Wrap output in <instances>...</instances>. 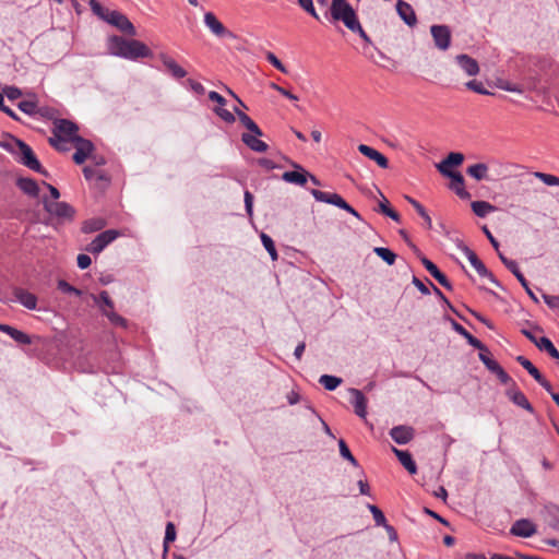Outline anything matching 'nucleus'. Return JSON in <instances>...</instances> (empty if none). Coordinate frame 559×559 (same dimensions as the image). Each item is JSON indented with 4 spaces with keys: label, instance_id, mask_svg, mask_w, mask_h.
Listing matches in <instances>:
<instances>
[{
    "label": "nucleus",
    "instance_id": "obj_1",
    "mask_svg": "<svg viewBox=\"0 0 559 559\" xmlns=\"http://www.w3.org/2000/svg\"><path fill=\"white\" fill-rule=\"evenodd\" d=\"M354 48L378 66L391 68L394 62L391 58V49L384 43L383 37H356Z\"/></svg>",
    "mask_w": 559,
    "mask_h": 559
},
{
    "label": "nucleus",
    "instance_id": "obj_2",
    "mask_svg": "<svg viewBox=\"0 0 559 559\" xmlns=\"http://www.w3.org/2000/svg\"><path fill=\"white\" fill-rule=\"evenodd\" d=\"M91 11L98 20L108 24L122 35H136V28L130 19L118 10L104 7L97 0H88Z\"/></svg>",
    "mask_w": 559,
    "mask_h": 559
},
{
    "label": "nucleus",
    "instance_id": "obj_3",
    "mask_svg": "<svg viewBox=\"0 0 559 559\" xmlns=\"http://www.w3.org/2000/svg\"><path fill=\"white\" fill-rule=\"evenodd\" d=\"M107 48L114 56L136 60L151 56V49L133 37H108Z\"/></svg>",
    "mask_w": 559,
    "mask_h": 559
},
{
    "label": "nucleus",
    "instance_id": "obj_4",
    "mask_svg": "<svg viewBox=\"0 0 559 559\" xmlns=\"http://www.w3.org/2000/svg\"><path fill=\"white\" fill-rule=\"evenodd\" d=\"M331 14L334 20L342 21L349 31L366 35L357 20L355 11L346 0H332Z\"/></svg>",
    "mask_w": 559,
    "mask_h": 559
},
{
    "label": "nucleus",
    "instance_id": "obj_5",
    "mask_svg": "<svg viewBox=\"0 0 559 559\" xmlns=\"http://www.w3.org/2000/svg\"><path fill=\"white\" fill-rule=\"evenodd\" d=\"M78 138V127L69 120L59 119L53 123V138H50L49 142L57 150H66L64 144Z\"/></svg>",
    "mask_w": 559,
    "mask_h": 559
},
{
    "label": "nucleus",
    "instance_id": "obj_6",
    "mask_svg": "<svg viewBox=\"0 0 559 559\" xmlns=\"http://www.w3.org/2000/svg\"><path fill=\"white\" fill-rule=\"evenodd\" d=\"M12 143L14 145L12 150L17 155L19 163L26 166L31 170L37 171L44 176H48L47 171L41 167L39 160L35 156L29 145L15 138H12Z\"/></svg>",
    "mask_w": 559,
    "mask_h": 559
},
{
    "label": "nucleus",
    "instance_id": "obj_7",
    "mask_svg": "<svg viewBox=\"0 0 559 559\" xmlns=\"http://www.w3.org/2000/svg\"><path fill=\"white\" fill-rule=\"evenodd\" d=\"M93 301L98 306L102 313L108 318L111 324L126 328L127 320L115 312L114 301L106 290L100 292L98 296L92 295Z\"/></svg>",
    "mask_w": 559,
    "mask_h": 559
},
{
    "label": "nucleus",
    "instance_id": "obj_8",
    "mask_svg": "<svg viewBox=\"0 0 559 559\" xmlns=\"http://www.w3.org/2000/svg\"><path fill=\"white\" fill-rule=\"evenodd\" d=\"M120 236L116 229H107L100 233L86 248L93 254L100 253L108 245L115 241Z\"/></svg>",
    "mask_w": 559,
    "mask_h": 559
},
{
    "label": "nucleus",
    "instance_id": "obj_9",
    "mask_svg": "<svg viewBox=\"0 0 559 559\" xmlns=\"http://www.w3.org/2000/svg\"><path fill=\"white\" fill-rule=\"evenodd\" d=\"M45 210L61 219H71L74 215V209L66 203L59 201H49L47 199L43 200Z\"/></svg>",
    "mask_w": 559,
    "mask_h": 559
},
{
    "label": "nucleus",
    "instance_id": "obj_10",
    "mask_svg": "<svg viewBox=\"0 0 559 559\" xmlns=\"http://www.w3.org/2000/svg\"><path fill=\"white\" fill-rule=\"evenodd\" d=\"M459 249L466 255L472 266L476 270L479 276L481 277H488L491 282H495V278L492 274L487 270L485 264L478 259L476 253L471 250L464 243H460Z\"/></svg>",
    "mask_w": 559,
    "mask_h": 559
},
{
    "label": "nucleus",
    "instance_id": "obj_11",
    "mask_svg": "<svg viewBox=\"0 0 559 559\" xmlns=\"http://www.w3.org/2000/svg\"><path fill=\"white\" fill-rule=\"evenodd\" d=\"M209 98L210 100L218 104V106L215 107L213 110L222 120H224L227 123L235 122L236 117L231 111L224 108V106L226 105V99L221 94L211 91L209 93Z\"/></svg>",
    "mask_w": 559,
    "mask_h": 559
},
{
    "label": "nucleus",
    "instance_id": "obj_12",
    "mask_svg": "<svg viewBox=\"0 0 559 559\" xmlns=\"http://www.w3.org/2000/svg\"><path fill=\"white\" fill-rule=\"evenodd\" d=\"M464 160L462 153L452 152L443 160L436 165L438 171L443 176H450L454 171L451 167L460 166Z\"/></svg>",
    "mask_w": 559,
    "mask_h": 559
},
{
    "label": "nucleus",
    "instance_id": "obj_13",
    "mask_svg": "<svg viewBox=\"0 0 559 559\" xmlns=\"http://www.w3.org/2000/svg\"><path fill=\"white\" fill-rule=\"evenodd\" d=\"M75 146V153L73 154V160L81 165L83 164L91 155L94 146L93 143L88 140L78 138L75 141H73Z\"/></svg>",
    "mask_w": 559,
    "mask_h": 559
},
{
    "label": "nucleus",
    "instance_id": "obj_14",
    "mask_svg": "<svg viewBox=\"0 0 559 559\" xmlns=\"http://www.w3.org/2000/svg\"><path fill=\"white\" fill-rule=\"evenodd\" d=\"M293 166L296 168V170L285 171L282 175V179L285 182L304 187L308 181V176H310V173H308L302 166L296 163H294Z\"/></svg>",
    "mask_w": 559,
    "mask_h": 559
},
{
    "label": "nucleus",
    "instance_id": "obj_15",
    "mask_svg": "<svg viewBox=\"0 0 559 559\" xmlns=\"http://www.w3.org/2000/svg\"><path fill=\"white\" fill-rule=\"evenodd\" d=\"M455 62L460 69L468 76H475L479 73L478 62L465 53L457 55L455 57Z\"/></svg>",
    "mask_w": 559,
    "mask_h": 559
},
{
    "label": "nucleus",
    "instance_id": "obj_16",
    "mask_svg": "<svg viewBox=\"0 0 559 559\" xmlns=\"http://www.w3.org/2000/svg\"><path fill=\"white\" fill-rule=\"evenodd\" d=\"M349 394L352 395V404L354 406L355 414L360 418H366L367 416V399L362 394V392L358 389H349Z\"/></svg>",
    "mask_w": 559,
    "mask_h": 559
},
{
    "label": "nucleus",
    "instance_id": "obj_17",
    "mask_svg": "<svg viewBox=\"0 0 559 559\" xmlns=\"http://www.w3.org/2000/svg\"><path fill=\"white\" fill-rule=\"evenodd\" d=\"M390 436L396 443L406 444L413 440L415 430L409 426H395L390 430Z\"/></svg>",
    "mask_w": 559,
    "mask_h": 559
},
{
    "label": "nucleus",
    "instance_id": "obj_18",
    "mask_svg": "<svg viewBox=\"0 0 559 559\" xmlns=\"http://www.w3.org/2000/svg\"><path fill=\"white\" fill-rule=\"evenodd\" d=\"M507 396L509 397V400L514 403L515 405H518L519 407H522L524 408L525 411L530 412V413H534V407L532 406V404L528 402V400L526 399V396L524 395L523 392H521L516 386L515 384L513 383V386L508 389L507 392H506Z\"/></svg>",
    "mask_w": 559,
    "mask_h": 559
},
{
    "label": "nucleus",
    "instance_id": "obj_19",
    "mask_svg": "<svg viewBox=\"0 0 559 559\" xmlns=\"http://www.w3.org/2000/svg\"><path fill=\"white\" fill-rule=\"evenodd\" d=\"M421 263L425 266V269L429 272V274L433 278H436L440 285H442L444 288L449 290L452 289V284L450 283V281L432 261L424 257L421 258Z\"/></svg>",
    "mask_w": 559,
    "mask_h": 559
},
{
    "label": "nucleus",
    "instance_id": "obj_20",
    "mask_svg": "<svg viewBox=\"0 0 559 559\" xmlns=\"http://www.w3.org/2000/svg\"><path fill=\"white\" fill-rule=\"evenodd\" d=\"M511 533L515 536L531 537L536 533V525L526 519L518 520L512 525Z\"/></svg>",
    "mask_w": 559,
    "mask_h": 559
},
{
    "label": "nucleus",
    "instance_id": "obj_21",
    "mask_svg": "<svg viewBox=\"0 0 559 559\" xmlns=\"http://www.w3.org/2000/svg\"><path fill=\"white\" fill-rule=\"evenodd\" d=\"M358 151L369 159L374 160L381 168H388V158L373 147L366 144H360L358 146Z\"/></svg>",
    "mask_w": 559,
    "mask_h": 559
},
{
    "label": "nucleus",
    "instance_id": "obj_22",
    "mask_svg": "<svg viewBox=\"0 0 559 559\" xmlns=\"http://www.w3.org/2000/svg\"><path fill=\"white\" fill-rule=\"evenodd\" d=\"M311 194L317 201L332 204L337 207H341L342 203L345 201L337 193L324 192V191L317 190V189H312Z\"/></svg>",
    "mask_w": 559,
    "mask_h": 559
},
{
    "label": "nucleus",
    "instance_id": "obj_23",
    "mask_svg": "<svg viewBox=\"0 0 559 559\" xmlns=\"http://www.w3.org/2000/svg\"><path fill=\"white\" fill-rule=\"evenodd\" d=\"M544 521L554 530L559 531V507L555 504H547L543 511Z\"/></svg>",
    "mask_w": 559,
    "mask_h": 559
},
{
    "label": "nucleus",
    "instance_id": "obj_24",
    "mask_svg": "<svg viewBox=\"0 0 559 559\" xmlns=\"http://www.w3.org/2000/svg\"><path fill=\"white\" fill-rule=\"evenodd\" d=\"M392 451L409 474L414 475L417 473V465L408 451L399 450L395 447H392Z\"/></svg>",
    "mask_w": 559,
    "mask_h": 559
},
{
    "label": "nucleus",
    "instance_id": "obj_25",
    "mask_svg": "<svg viewBox=\"0 0 559 559\" xmlns=\"http://www.w3.org/2000/svg\"><path fill=\"white\" fill-rule=\"evenodd\" d=\"M260 135H255L254 133H242L241 140L242 142L252 151L258 153H263L267 151V144L259 139Z\"/></svg>",
    "mask_w": 559,
    "mask_h": 559
},
{
    "label": "nucleus",
    "instance_id": "obj_26",
    "mask_svg": "<svg viewBox=\"0 0 559 559\" xmlns=\"http://www.w3.org/2000/svg\"><path fill=\"white\" fill-rule=\"evenodd\" d=\"M396 11L400 17L409 26L416 23V15L412 5L403 0L396 2Z\"/></svg>",
    "mask_w": 559,
    "mask_h": 559
},
{
    "label": "nucleus",
    "instance_id": "obj_27",
    "mask_svg": "<svg viewBox=\"0 0 559 559\" xmlns=\"http://www.w3.org/2000/svg\"><path fill=\"white\" fill-rule=\"evenodd\" d=\"M14 295H15V298L17 299V301L21 305H23L25 308H27L29 310L36 309L37 298L34 294H32L25 289H22V288H16L14 290Z\"/></svg>",
    "mask_w": 559,
    "mask_h": 559
},
{
    "label": "nucleus",
    "instance_id": "obj_28",
    "mask_svg": "<svg viewBox=\"0 0 559 559\" xmlns=\"http://www.w3.org/2000/svg\"><path fill=\"white\" fill-rule=\"evenodd\" d=\"M0 331L10 335L15 342L20 344L28 345L32 343L31 337L26 333L8 324H0Z\"/></svg>",
    "mask_w": 559,
    "mask_h": 559
},
{
    "label": "nucleus",
    "instance_id": "obj_29",
    "mask_svg": "<svg viewBox=\"0 0 559 559\" xmlns=\"http://www.w3.org/2000/svg\"><path fill=\"white\" fill-rule=\"evenodd\" d=\"M17 107L28 116H45L44 108H39L38 102L35 98L22 100L17 104Z\"/></svg>",
    "mask_w": 559,
    "mask_h": 559
},
{
    "label": "nucleus",
    "instance_id": "obj_30",
    "mask_svg": "<svg viewBox=\"0 0 559 559\" xmlns=\"http://www.w3.org/2000/svg\"><path fill=\"white\" fill-rule=\"evenodd\" d=\"M451 179L450 188L462 199L469 197L468 192L465 190L464 178L460 173H453L450 176H447Z\"/></svg>",
    "mask_w": 559,
    "mask_h": 559
},
{
    "label": "nucleus",
    "instance_id": "obj_31",
    "mask_svg": "<svg viewBox=\"0 0 559 559\" xmlns=\"http://www.w3.org/2000/svg\"><path fill=\"white\" fill-rule=\"evenodd\" d=\"M234 112L249 132L254 133L255 135H263L262 130L247 114L239 110L237 107L234 108Z\"/></svg>",
    "mask_w": 559,
    "mask_h": 559
},
{
    "label": "nucleus",
    "instance_id": "obj_32",
    "mask_svg": "<svg viewBox=\"0 0 559 559\" xmlns=\"http://www.w3.org/2000/svg\"><path fill=\"white\" fill-rule=\"evenodd\" d=\"M466 173L477 181L488 179V166L484 163H477L468 166Z\"/></svg>",
    "mask_w": 559,
    "mask_h": 559
},
{
    "label": "nucleus",
    "instance_id": "obj_33",
    "mask_svg": "<svg viewBox=\"0 0 559 559\" xmlns=\"http://www.w3.org/2000/svg\"><path fill=\"white\" fill-rule=\"evenodd\" d=\"M162 61L174 78L182 79L186 76L187 72L173 58L162 55Z\"/></svg>",
    "mask_w": 559,
    "mask_h": 559
},
{
    "label": "nucleus",
    "instance_id": "obj_34",
    "mask_svg": "<svg viewBox=\"0 0 559 559\" xmlns=\"http://www.w3.org/2000/svg\"><path fill=\"white\" fill-rule=\"evenodd\" d=\"M17 187L26 194L31 197H37L39 192L38 185L31 178H20L17 180Z\"/></svg>",
    "mask_w": 559,
    "mask_h": 559
},
{
    "label": "nucleus",
    "instance_id": "obj_35",
    "mask_svg": "<svg viewBox=\"0 0 559 559\" xmlns=\"http://www.w3.org/2000/svg\"><path fill=\"white\" fill-rule=\"evenodd\" d=\"M453 329L459 333L461 334L462 336H464L468 344L472 345L473 347L479 349V350H483L485 349V345L478 340L476 338L475 336H473L464 326H462L461 324L456 323V322H453Z\"/></svg>",
    "mask_w": 559,
    "mask_h": 559
},
{
    "label": "nucleus",
    "instance_id": "obj_36",
    "mask_svg": "<svg viewBox=\"0 0 559 559\" xmlns=\"http://www.w3.org/2000/svg\"><path fill=\"white\" fill-rule=\"evenodd\" d=\"M204 23L210 28V31L216 35H222L225 33L224 25L217 20V17L212 12L205 13Z\"/></svg>",
    "mask_w": 559,
    "mask_h": 559
},
{
    "label": "nucleus",
    "instance_id": "obj_37",
    "mask_svg": "<svg viewBox=\"0 0 559 559\" xmlns=\"http://www.w3.org/2000/svg\"><path fill=\"white\" fill-rule=\"evenodd\" d=\"M472 210L475 215L485 217L489 213L495 211V206L486 201H474L472 202Z\"/></svg>",
    "mask_w": 559,
    "mask_h": 559
},
{
    "label": "nucleus",
    "instance_id": "obj_38",
    "mask_svg": "<svg viewBox=\"0 0 559 559\" xmlns=\"http://www.w3.org/2000/svg\"><path fill=\"white\" fill-rule=\"evenodd\" d=\"M106 226V221L103 218H91L83 223L82 231L85 234L98 231Z\"/></svg>",
    "mask_w": 559,
    "mask_h": 559
},
{
    "label": "nucleus",
    "instance_id": "obj_39",
    "mask_svg": "<svg viewBox=\"0 0 559 559\" xmlns=\"http://www.w3.org/2000/svg\"><path fill=\"white\" fill-rule=\"evenodd\" d=\"M516 361L536 380L540 381L542 373L539 370L524 356H518Z\"/></svg>",
    "mask_w": 559,
    "mask_h": 559
},
{
    "label": "nucleus",
    "instance_id": "obj_40",
    "mask_svg": "<svg viewBox=\"0 0 559 559\" xmlns=\"http://www.w3.org/2000/svg\"><path fill=\"white\" fill-rule=\"evenodd\" d=\"M538 343L537 344V347L540 349V350H545L549 354V356H551L552 358L555 359H559V352L558 349L554 346V344L551 343V341L546 337V336H542L539 337L538 340Z\"/></svg>",
    "mask_w": 559,
    "mask_h": 559
},
{
    "label": "nucleus",
    "instance_id": "obj_41",
    "mask_svg": "<svg viewBox=\"0 0 559 559\" xmlns=\"http://www.w3.org/2000/svg\"><path fill=\"white\" fill-rule=\"evenodd\" d=\"M319 383L323 385L325 390L333 391L342 383V379L335 376L322 374L319 378Z\"/></svg>",
    "mask_w": 559,
    "mask_h": 559
},
{
    "label": "nucleus",
    "instance_id": "obj_42",
    "mask_svg": "<svg viewBox=\"0 0 559 559\" xmlns=\"http://www.w3.org/2000/svg\"><path fill=\"white\" fill-rule=\"evenodd\" d=\"M406 199L414 206L417 214H419L424 218L427 228L430 229L432 227V222H431L429 214L425 210V207L418 201H416L415 199H413L411 197H406Z\"/></svg>",
    "mask_w": 559,
    "mask_h": 559
},
{
    "label": "nucleus",
    "instance_id": "obj_43",
    "mask_svg": "<svg viewBox=\"0 0 559 559\" xmlns=\"http://www.w3.org/2000/svg\"><path fill=\"white\" fill-rule=\"evenodd\" d=\"M373 252L379 257L381 258L383 261H385L389 265H392L394 264L395 260H396V254L391 251L390 249L388 248H384V247H376L373 249Z\"/></svg>",
    "mask_w": 559,
    "mask_h": 559
},
{
    "label": "nucleus",
    "instance_id": "obj_44",
    "mask_svg": "<svg viewBox=\"0 0 559 559\" xmlns=\"http://www.w3.org/2000/svg\"><path fill=\"white\" fill-rule=\"evenodd\" d=\"M260 238H261L263 247L269 252L271 259L273 261L277 260L278 255H277V251H276V248H275V245H274V241L272 240V238L264 233L261 234Z\"/></svg>",
    "mask_w": 559,
    "mask_h": 559
},
{
    "label": "nucleus",
    "instance_id": "obj_45",
    "mask_svg": "<svg viewBox=\"0 0 559 559\" xmlns=\"http://www.w3.org/2000/svg\"><path fill=\"white\" fill-rule=\"evenodd\" d=\"M83 174L87 180H107L105 173L96 167L86 166Z\"/></svg>",
    "mask_w": 559,
    "mask_h": 559
},
{
    "label": "nucleus",
    "instance_id": "obj_46",
    "mask_svg": "<svg viewBox=\"0 0 559 559\" xmlns=\"http://www.w3.org/2000/svg\"><path fill=\"white\" fill-rule=\"evenodd\" d=\"M340 454L343 459L347 460L353 466L358 467V462L352 454L346 442L343 439L338 440Z\"/></svg>",
    "mask_w": 559,
    "mask_h": 559
},
{
    "label": "nucleus",
    "instance_id": "obj_47",
    "mask_svg": "<svg viewBox=\"0 0 559 559\" xmlns=\"http://www.w3.org/2000/svg\"><path fill=\"white\" fill-rule=\"evenodd\" d=\"M479 359L480 361L486 366V368L489 370V371H493L496 369H498V367L500 366L495 359H492L489 354H488V350L487 348L485 347V349L480 350L479 353Z\"/></svg>",
    "mask_w": 559,
    "mask_h": 559
},
{
    "label": "nucleus",
    "instance_id": "obj_48",
    "mask_svg": "<svg viewBox=\"0 0 559 559\" xmlns=\"http://www.w3.org/2000/svg\"><path fill=\"white\" fill-rule=\"evenodd\" d=\"M368 509L370 510V512L372 513V516H373V520H374V523L376 525L378 526H384L386 525V519L383 514V512L374 504H369L368 506Z\"/></svg>",
    "mask_w": 559,
    "mask_h": 559
},
{
    "label": "nucleus",
    "instance_id": "obj_49",
    "mask_svg": "<svg viewBox=\"0 0 559 559\" xmlns=\"http://www.w3.org/2000/svg\"><path fill=\"white\" fill-rule=\"evenodd\" d=\"M512 273L515 275L518 281L521 283V285L525 288L527 295L534 300L537 301V297L533 293V290L528 286V282L524 277L523 273L520 271L519 266L515 269V271H512Z\"/></svg>",
    "mask_w": 559,
    "mask_h": 559
},
{
    "label": "nucleus",
    "instance_id": "obj_50",
    "mask_svg": "<svg viewBox=\"0 0 559 559\" xmlns=\"http://www.w3.org/2000/svg\"><path fill=\"white\" fill-rule=\"evenodd\" d=\"M534 176L547 186H559V177L555 175L536 171Z\"/></svg>",
    "mask_w": 559,
    "mask_h": 559
},
{
    "label": "nucleus",
    "instance_id": "obj_51",
    "mask_svg": "<svg viewBox=\"0 0 559 559\" xmlns=\"http://www.w3.org/2000/svg\"><path fill=\"white\" fill-rule=\"evenodd\" d=\"M58 289L66 294H73L75 296H81L82 292L74 286L70 285L67 281L60 280L58 281Z\"/></svg>",
    "mask_w": 559,
    "mask_h": 559
},
{
    "label": "nucleus",
    "instance_id": "obj_52",
    "mask_svg": "<svg viewBox=\"0 0 559 559\" xmlns=\"http://www.w3.org/2000/svg\"><path fill=\"white\" fill-rule=\"evenodd\" d=\"M466 87L475 93L481 94V95H488L490 94L485 87L481 82H478L476 80L468 81L466 83Z\"/></svg>",
    "mask_w": 559,
    "mask_h": 559
},
{
    "label": "nucleus",
    "instance_id": "obj_53",
    "mask_svg": "<svg viewBox=\"0 0 559 559\" xmlns=\"http://www.w3.org/2000/svg\"><path fill=\"white\" fill-rule=\"evenodd\" d=\"M380 211L391 217L392 219H394L395 222H400V215L396 211L392 210L388 204H386V200L384 202H381L380 205Z\"/></svg>",
    "mask_w": 559,
    "mask_h": 559
},
{
    "label": "nucleus",
    "instance_id": "obj_54",
    "mask_svg": "<svg viewBox=\"0 0 559 559\" xmlns=\"http://www.w3.org/2000/svg\"><path fill=\"white\" fill-rule=\"evenodd\" d=\"M266 59L267 61L274 66L277 70H280L283 73H286L287 70L284 67V64L280 61V59L273 53V52H266Z\"/></svg>",
    "mask_w": 559,
    "mask_h": 559
},
{
    "label": "nucleus",
    "instance_id": "obj_55",
    "mask_svg": "<svg viewBox=\"0 0 559 559\" xmlns=\"http://www.w3.org/2000/svg\"><path fill=\"white\" fill-rule=\"evenodd\" d=\"M175 539H176V527H175L174 523L168 522L166 525V530H165L164 543L168 544V543L174 542Z\"/></svg>",
    "mask_w": 559,
    "mask_h": 559
},
{
    "label": "nucleus",
    "instance_id": "obj_56",
    "mask_svg": "<svg viewBox=\"0 0 559 559\" xmlns=\"http://www.w3.org/2000/svg\"><path fill=\"white\" fill-rule=\"evenodd\" d=\"M245 207L247 214L252 217L253 215V195L250 191H245Z\"/></svg>",
    "mask_w": 559,
    "mask_h": 559
},
{
    "label": "nucleus",
    "instance_id": "obj_57",
    "mask_svg": "<svg viewBox=\"0 0 559 559\" xmlns=\"http://www.w3.org/2000/svg\"><path fill=\"white\" fill-rule=\"evenodd\" d=\"M492 373H495L503 384H508L510 382L514 383L511 377L503 370L501 366H499L498 369L493 370Z\"/></svg>",
    "mask_w": 559,
    "mask_h": 559
},
{
    "label": "nucleus",
    "instance_id": "obj_58",
    "mask_svg": "<svg viewBox=\"0 0 559 559\" xmlns=\"http://www.w3.org/2000/svg\"><path fill=\"white\" fill-rule=\"evenodd\" d=\"M187 84L189 85L191 91H193L198 95H203L205 93L204 86L194 80H188Z\"/></svg>",
    "mask_w": 559,
    "mask_h": 559
},
{
    "label": "nucleus",
    "instance_id": "obj_59",
    "mask_svg": "<svg viewBox=\"0 0 559 559\" xmlns=\"http://www.w3.org/2000/svg\"><path fill=\"white\" fill-rule=\"evenodd\" d=\"M436 46L441 49L445 50L450 47L451 44V37H433Z\"/></svg>",
    "mask_w": 559,
    "mask_h": 559
},
{
    "label": "nucleus",
    "instance_id": "obj_60",
    "mask_svg": "<svg viewBox=\"0 0 559 559\" xmlns=\"http://www.w3.org/2000/svg\"><path fill=\"white\" fill-rule=\"evenodd\" d=\"M431 35H450V29L445 25H432L430 28Z\"/></svg>",
    "mask_w": 559,
    "mask_h": 559
},
{
    "label": "nucleus",
    "instance_id": "obj_61",
    "mask_svg": "<svg viewBox=\"0 0 559 559\" xmlns=\"http://www.w3.org/2000/svg\"><path fill=\"white\" fill-rule=\"evenodd\" d=\"M4 93H5L7 97L11 100L17 99L22 95L21 90H19L17 87H14V86L7 87L4 90Z\"/></svg>",
    "mask_w": 559,
    "mask_h": 559
},
{
    "label": "nucleus",
    "instance_id": "obj_62",
    "mask_svg": "<svg viewBox=\"0 0 559 559\" xmlns=\"http://www.w3.org/2000/svg\"><path fill=\"white\" fill-rule=\"evenodd\" d=\"M76 261H78V266L82 270L87 269L92 263L91 258L87 254H83V253L78 255Z\"/></svg>",
    "mask_w": 559,
    "mask_h": 559
},
{
    "label": "nucleus",
    "instance_id": "obj_63",
    "mask_svg": "<svg viewBox=\"0 0 559 559\" xmlns=\"http://www.w3.org/2000/svg\"><path fill=\"white\" fill-rule=\"evenodd\" d=\"M543 299L550 308L559 307V296L543 294Z\"/></svg>",
    "mask_w": 559,
    "mask_h": 559
},
{
    "label": "nucleus",
    "instance_id": "obj_64",
    "mask_svg": "<svg viewBox=\"0 0 559 559\" xmlns=\"http://www.w3.org/2000/svg\"><path fill=\"white\" fill-rule=\"evenodd\" d=\"M499 258L502 261V263L506 265L508 270L515 271V269L519 266L518 263L513 260H510L506 258L502 253H499Z\"/></svg>",
    "mask_w": 559,
    "mask_h": 559
}]
</instances>
